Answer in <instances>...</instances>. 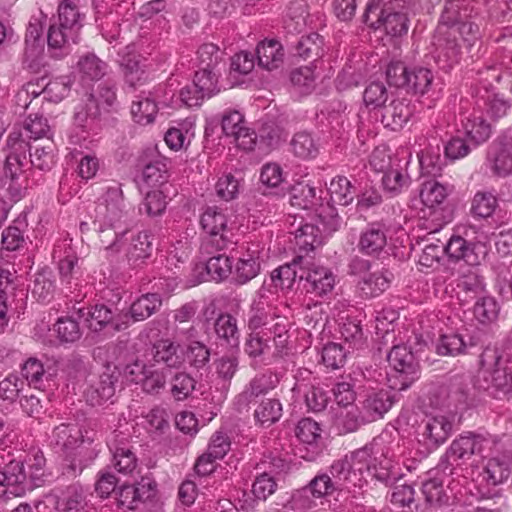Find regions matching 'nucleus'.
<instances>
[{
	"label": "nucleus",
	"mask_w": 512,
	"mask_h": 512,
	"mask_svg": "<svg viewBox=\"0 0 512 512\" xmlns=\"http://www.w3.org/2000/svg\"><path fill=\"white\" fill-rule=\"evenodd\" d=\"M384 440L375 437L363 447L343 458L333 461L326 472L336 486L337 497L350 504L361 495L360 490L368 484V478L386 487L393 486L403 474L397 462L388 456Z\"/></svg>",
	"instance_id": "obj_1"
},
{
	"label": "nucleus",
	"mask_w": 512,
	"mask_h": 512,
	"mask_svg": "<svg viewBox=\"0 0 512 512\" xmlns=\"http://www.w3.org/2000/svg\"><path fill=\"white\" fill-rule=\"evenodd\" d=\"M490 447L488 438L474 433L461 435L452 441L438 465L430 470L422 482V493L430 506H442L448 503L449 496L444 489L446 478L453 475L458 461H466L472 455H484Z\"/></svg>",
	"instance_id": "obj_2"
},
{
	"label": "nucleus",
	"mask_w": 512,
	"mask_h": 512,
	"mask_svg": "<svg viewBox=\"0 0 512 512\" xmlns=\"http://www.w3.org/2000/svg\"><path fill=\"white\" fill-rule=\"evenodd\" d=\"M46 459L42 452L28 460L11 446L0 445V498L24 496L47 480Z\"/></svg>",
	"instance_id": "obj_3"
},
{
	"label": "nucleus",
	"mask_w": 512,
	"mask_h": 512,
	"mask_svg": "<svg viewBox=\"0 0 512 512\" xmlns=\"http://www.w3.org/2000/svg\"><path fill=\"white\" fill-rule=\"evenodd\" d=\"M52 130L48 124L47 118L42 115H29L20 131H12L7 137V146L10 149L7 155V171L14 177L17 175V169L24 170L27 162V140L52 139Z\"/></svg>",
	"instance_id": "obj_4"
},
{
	"label": "nucleus",
	"mask_w": 512,
	"mask_h": 512,
	"mask_svg": "<svg viewBox=\"0 0 512 512\" xmlns=\"http://www.w3.org/2000/svg\"><path fill=\"white\" fill-rule=\"evenodd\" d=\"M480 368L475 379V387L487 391L493 397L506 394L512 388V368L496 347L487 345L479 359Z\"/></svg>",
	"instance_id": "obj_5"
},
{
	"label": "nucleus",
	"mask_w": 512,
	"mask_h": 512,
	"mask_svg": "<svg viewBox=\"0 0 512 512\" xmlns=\"http://www.w3.org/2000/svg\"><path fill=\"white\" fill-rule=\"evenodd\" d=\"M85 18V14L73 1L63 0L59 4L58 21L51 24L47 32L48 49L53 57H62L70 41L77 43Z\"/></svg>",
	"instance_id": "obj_6"
},
{
	"label": "nucleus",
	"mask_w": 512,
	"mask_h": 512,
	"mask_svg": "<svg viewBox=\"0 0 512 512\" xmlns=\"http://www.w3.org/2000/svg\"><path fill=\"white\" fill-rule=\"evenodd\" d=\"M387 360L392 367V373L388 375L391 389L406 390L419 379V362L407 345H394L387 355Z\"/></svg>",
	"instance_id": "obj_7"
},
{
	"label": "nucleus",
	"mask_w": 512,
	"mask_h": 512,
	"mask_svg": "<svg viewBox=\"0 0 512 512\" xmlns=\"http://www.w3.org/2000/svg\"><path fill=\"white\" fill-rule=\"evenodd\" d=\"M453 432V422L445 415L427 416L417 426L418 451L423 456L438 449Z\"/></svg>",
	"instance_id": "obj_8"
},
{
	"label": "nucleus",
	"mask_w": 512,
	"mask_h": 512,
	"mask_svg": "<svg viewBox=\"0 0 512 512\" xmlns=\"http://www.w3.org/2000/svg\"><path fill=\"white\" fill-rule=\"evenodd\" d=\"M94 219L97 223L108 226H122L128 217V208L125 203L121 184L114 182L104 189L94 208Z\"/></svg>",
	"instance_id": "obj_9"
},
{
	"label": "nucleus",
	"mask_w": 512,
	"mask_h": 512,
	"mask_svg": "<svg viewBox=\"0 0 512 512\" xmlns=\"http://www.w3.org/2000/svg\"><path fill=\"white\" fill-rule=\"evenodd\" d=\"M124 375L129 381L140 385L144 393L156 396L165 390L171 373L157 364L136 359L125 366Z\"/></svg>",
	"instance_id": "obj_10"
},
{
	"label": "nucleus",
	"mask_w": 512,
	"mask_h": 512,
	"mask_svg": "<svg viewBox=\"0 0 512 512\" xmlns=\"http://www.w3.org/2000/svg\"><path fill=\"white\" fill-rule=\"evenodd\" d=\"M77 319L83 320L93 332L107 329L109 333L125 330L129 327L128 316L115 315V312L104 304L92 307H73Z\"/></svg>",
	"instance_id": "obj_11"
},
{
	"label": "nucleus",
	"mask_w": 512,
	"mask_h": 512,
	"mask_svg": "<svg viewBox=\"0 0 512 512\" xmlns=\"http://www.w3.org/2000/svg\"><path fill=\"white\" fill-rule=\"evenodd\" d=\"M200 224L202 229L209 235L206 246L210 245L217 251H222L233 243L231 239L232 233H230L227 227V217L218 207H207L201 215Z\"/></svg>",
	"instance_id": "obj_12"
},
{
	"label": "nucleus",
	"mask_w": 512,
	"mask_h": 512,
	"mask_svg": "<svg viewBox=\"0 0 512 512\" xmlns=\"http://www.w3.org/2000/svg\"><path fill=\"white\" fill-rule=\"evenodd\" d=\"M490 447L481 458L489 457L484 467V480L487 485L498 486L505 483L511 475L512 449H498L490 439Z\"/></svg>",
	"instance_id": "obj_13"
},
{
	"label": "nucleus",
	"mask_w": 512,
	"mask_h": 512,
	"mask_svg": "<svg viewBox=\"0 0 512 512\" xmlns=\"http://www.w3.org/2000/svg\"><path fill=\"white\" fill-rule=\"evenodd\" d=\"M487 163L491 172L498 177L512 175V125L489 145Z\"/></svg>",
	"instance_id": "obj_14"
},
{
	"label": "nucleus",
	"mask_w": 512,
	"mask_h": 512,
	"mask_svg": "<svg viewBox=\"0 0 512 512\" xmlns=\"http://www.w3.org/2000/svg\"><path fill=\"white\" fill-rule=\"evenodd\" d=\"M322 429L312 418H302L296 425L295 435L300 441L297 454L306 461H314L322 452Z\"/></svg>",
	"instance_id": "obj_15"
},
{
	"label": "nucleus",
	"mask_w": 512,
	"mask_h": 512,
	"mask_svg": "<svg viewBox=\"0 0 512 512\" xmlns=\"http://www.w3.org/2000/svg\"><path fill=\"white\" fill-rule=\"evenodd\" d=\"M157 484L148 477H142L135 484H123L115 492L119 508L134 510L140 503L155 497Z\"/></svg>",
	"instance_id": "obj_16"
},
{
	"label": "nucleus",
	"mask_w": 512,
	"mask_h": 512,
	"mask_svg": "<svg viewBox=\"0 0 512 512\" xmlns=\"http://www.w3.org/2000/svg\"><path fill=\"white\" fill-rule=\"evenodd\" d=\"M299 281L303 282L306 293L322 297L332 292L336 276L330 268L313 264L307 269H300Z\"/></svg>",
	"instance_id": "obj_17"
},
{
	"label": "nucleus",
	"mask_w": 512,
	"mask_h": 512,
	"mask_svg": "<svg viewBox=\"0 0 512 512\" xmlns=\"http://www.w3.org/2000/svg\"><path fill=\"white\" fill-rule=\"evenodd\" d=\"M388 227L382 222L368 223L361 231L358 250L363 255L379 258L387 246Z\"/></svg>",
	"instance_id": "obj_18"
},
{
	"label": "nucleus",
	"mask_w": 512,
	"mask_h": 512,
	"mask_svg": "<svg viewBox=\"0 0 512 512\" xmlns=\"http://www.w3.org/2000/svg\"><path fill=\"white\" fill-rule=\"evenodd\" d=\"M443 247L445 255L451 261L463 260L470 266L479 265L486 254L484 246L480 243L468 242L461 236H451L447 243H443Z\"/></svg>",
	"instance_id": "obj_19"
},
{
	"label": "nucleus",
	"mask_w": 512,
	"mask_h": 512,
	"mask_svg": "<svg viewBox=\"0 0 512 512\" xmlns=\"http://www.w3.org/2000/svg\"><path fill=\"white\" fill-rule=\"evenodd\" d=\"M152 364L171 373L172 369H179L185 357L180 351V345L170 339L157 340L151 347L150 351Z\"/></svg>",
	"instance_id": "obj_20"
},
{
	"label": "nucleus",
	"mask_w": 512,
	"mask_h": 512,
	"mask_svg": "<svg viewBox=\"0 0 512 512\" xmlns=\"http://www.w3.org/2000/svg\"><path fill=\"white\" fill-rule=\"evenodd\" d=\"M485 278L476 270L462 274L456 285V296L461 305H471L475 300L488 293Z\"/></svg>",
	"instance_id": "obj_21"
},
{
	"label": "nucleus",
	"mask_w": 512,
	"mask_h": 512,
	"mask_svg": "<svg viewBox=\"0 0 512 512\" xmlns=\"http://www.w3.org/2000/svg\"><path fill=\"white\" fill-rule=\"evenodd\" d=\"M395 391L378 389L367 392L362 401V410L368 421L373 422L382 418L392 408L397 401Z\"/></svg>",
	"instance_id": "obj_22"
},
{
	"label": "nucleus",
	"mask_w": 512,
	"mask_h": 512,
	"mask_svg": "<svg viewBox=\"0 0 512 512\" xmlns=\"http://www.w3.org/2000/svg\"><path fill=\"white\" fill-rule=\"evenodd\" d=\"M414 111L411 101L406 98L394 99L381 110V123L391 131H398L409 121Z\"/></svg>",
	"instance_id": "obj_23"
},
{
	"label": "nucleus",
	"mask_w": 512,
	"mask_h": 512,
	"mask_svg": "<svg viewBox=\"0 0 512 512\" xmlns=\"http://www.w3.org/2000/svg\"><path fill=\"white\" fill-rule=\"evenodd\" d=\"M119 374L114 372H103L98 380L93 382L85 391V398L91 406H100L112 401L115 396L116 385Z\"/></svg>",
	"instance_id": "obj_24"
},
{
	"label": "nucleus",
	"mask_w": 512,
	"mask_h": 512,
	"mask_svg": "<svg viewBox=\"0 0 512 512\" xmlns=\"http://www.w3.org/2000/svg\"><path fill=\"white\" fill-rule=\"evenodd\" d=\"M101 108L96 96L91 93L84 104L78 105L74 113V123L86 132L96 134L100 129Z\"/></svg>",
	"instance_id": "obj_25"
},
{
	"label": "nucleus",
	"mask_w": 512,
	"mask_h": 512,
	"mask_svg": "<svg viewBox=\"0 0 512 512\" xmlns=\"http://www.w3.org/2000/svg\"><path fill=\"white\" fill-rule=\"evenodd\" d=\"M302 260L301 257L294 259L291 263H286L274 269L270 275V284L267 280L264 281L261 289L262 291L268 286V291L273 293L278 289L282 291H290L294 288V284L299 279L297 271L298 262Z\"/></svg>",
	"instance_id": "obj_26"
},
{
	"label": "nucleus",
	"mask_w": 512,
	"mask_h": 512,
	"mask_svg": "<svg viewBox=\"0 0 512 512\" xmlns=\"http://www.w3.org/2000/svg\"><path fill=\"white\" fill-rule=\"evenodd\" d=\"M154 235L150 230H143L132 236L126 251L128 264L136 268L145 263L153 250Z\"/></svg>",
	"instance_id": "obj_27"
},
{
	"label": "nucleus",
	"mask_w": 512,
	"mask_h": 512,
	"mask_svg": "<svg viewBox=\"0 0 512 512\" xmlns=\"http://www.w3.org/2000/svg\"><path fill=\"white\" fill-rule=\"evenodd\" d=\"M27 151L29 152V158H27L28 165L26 169L28 174L32 177L34 170L42 172H48L52 169L55 164V145L52 139L45 141V144L40 146H32L28 144Z\"/></svg>",
	"instance_id": "obj_28"
},
{
	"label": "nucleus",
	"mask_w": 512,
	"mask_h": 512,
	"mask_svg": "<svg viewBox=\"0 0 512 512\" xmlns=\"http://www.w3.org/2000/svg\"><path fill=\"white\" fill-rule=\"evenodd\" d=\"M394 274L385 267L363 276L358 282L361 295L365 298H375L384 293L391 285Z\"/></svg>",
	"instance_id": "obj_29"
},
{
	"label": "nucleus",
	"mask_w": 512,
	"mask_h": 512,
	"mask_svg": "<svg viewBox=\"0 0 512 512\" xmlns=\"http://www.w3.org/2000/svg\"><path fill=\"white\" fill-rule=\"evenodd\" d=\"M277 309L269 304L263 294L259 291V298L253 300L247 314V328L251 332H260L259 330L275 319Z\"/></svg>",
	"instance_id": "obj_30"
},
{
	"label": "nucleus",
	"mask_w": 512,
	"mask_h": 512,
	"mask_svg": "<svg viewBox=\"0 0 512 512\" xmlns=\"http://www.w3.org/2000/svg\"><path fill=\"white\" fill-rule=\"evenodd\" d=\"M93 230L98 233L101 243L104 246L107 258L116 257L123 246L127 229L121 230V226H108L105 223L92 221Z\"/></svg>",
	"instance_id": "obj_31"
},
{
	"label": "nucleus",
	"mask_w": 512,
	"mask_h": 512,
	"mask_svg": "<svg viewBox=\"0 0 512 512\" xmlns=\"http://www.w3.org/2000/svg\"><path fill=\"white\" fill-rule=\"evenodd\" d=\"M61 512H81L87 506V494L79 483L70 484L54 492Z\"/></svg>",
	"instance_id": "obj_32"
},
{
	"label": "nucleus",
	"mask_w": 512,
	"mask_h": 512,
	"mask_svg": "<svg viewBox=\"0 0 512 512\" xmlns=\"http://www.w3.org/2000/svg\"><path fill=\"white\" fill-rule=\"evenodd\" d=\"M162 306V297L159 293H145L135 299L130 305L129 311L123 316H128L129 326L131 322L144 321L155 314Z\"/></svg>",
	"instance_id": "obj_33"
},
{
	"label": "nucleus",
	"mask_w": 512,
	"mask_h": 512,
	"mask_svg": "<svg viewBox=\"0 0 512 512\" xmlns=\"http://www.w3.org/2000/svg\"><path fill=\"white\" fill-rule=\"evenodd\" d=\"M99 451L96 447H88L87 445L77 443L65 455L67 461L66 473L72 477L80 475L97 458Z\"/></svg>",
	"instance_id": "obj_34"
},
{
	"label": "nucleus",
	"mask_w": 512,
	"mask_h": 512,
	"mask_svg": "<svg viewBox=\"0 0 512 512\" xmlns=\"http://www.w3.org/2000/svg\"><path fill=\"white\" fill-rule=\"evenodd\" d=\"M261 270V263L259 252L249 249L243 256H241L236 265L233 273L232 280L236 285H244L254 279Z\"/></svg>",
	"instance_id": "obj_35"
},
{
	"label": "nucleus",
	"mask_w": 512,
	"mask_h": 512,
	"mask_svg": "<svg viewBox=\"0 0 512 512\" xmlns=\"http://www.w3.org/2000/svg\"><path fill=\"white\" fill-rule=\"evenodd\" d=\"M256 55L258 65L266 70L280 67L284 60V52L281 43L275 39L262 41L257 45Z\"/></svg>",
	"instance_id": "obj_36"
},
{
	"label": "nucleus",
	"mask_w": 512,
	"mask_h": 512,
	"mask_svg": "<svg viewBox=\"0 0 512 512\" xmlns=\"http://www.w3.org/2000/svg\"><path fill=\"white\" fill-rule=\"evenodd\" d=\"M112 453V465L122 474H131L138 466V459L129 443L110 444Z\"/></svg>",
	"instance_id": "obj_37"
},
{
	"label": "nucleus",
	"mask_w": 512,
	"mask_h": 512,
	"mask_svg": "<svg viewBox=\"0 0 512 512\" xmlns=\"http://www.w3.org/2000/svg\"><path fill=\"white\" fill-rule=\"evenodd\" d=\"M283 415V406L277 398L263 399L254 410V421L257 425L269 428L277 423Z\"/></svg>",
	"instance_id": "obj_38"
},
{
	"label": "nucleus",
	"mask_w": 512,
	"mask_h": 512,
	"mask_svg": "<svg viewBox=\"0 0 512 512\" xmlns=\"http://www.w3.org/2000/svg\"><path fill=\"white\" fill-rule=\"evenodd\" d=\"M290 322L285 316H281L276 312L275 319L267 326L261 328L259 331L265 337H270L275 345V355L279 356L287 345L288 331Z\"/></svg>",
	"instance_id": "obj_39"
},
{
	"label": "nucleus",
	"mask_w": 512,
	"mask_h": 512,
	"mask_svg": "<svg viewBox=\"0 0 512 512\" xmlns=\"http://www.w3.org/2000/svg\"><path fill=\"white\" fill-rule=\"evenodd\" d=\"M108 64L94 53L81 56L77 62V69L82 81H98L108 72Z\"/></svg>",
	"instance_id": "obj_40"
},
{
	"label": "nucleus",
	"mask_w": 512,
	"mask_h": 512,
	"mask_svg": "<svg viewBox=\"0 0 512 512\" xmlns=\"http://www.w3.org/2000/svg\"><path fill=\"white\" fill-rule=\"evenodd\" d=\"M433 82L434 73L431 69L422 66H412L408 73L405 90L407 93L422 96L431 90Z\"/></svg>",
	"instance_id": "obj_41"
},
{
	"label": "nucleus",
	"mask_w": 512,
	"mask_h": 512,
	"mask_svg": "<svg viewBox=\"0 0 512 512\" xmlns=\"http://www.w3.org/2000/svg\"><path fill=\"white\" fill-rule=\"evenodd\" d=\"M214 368L217 384H220L221 391L227 394L239 369V358L236 355H223L214 361Z\"/></svg>",
	"instance_id": "obj_42"
},
{
	"label": "nucleus",
	"mask_w": 512,
	"mask_h": 512,
	"mask_svg": "<svg viewBox=\"0 0 512 512\" xmlns=\"http://www.w3.org/2000/svg\"><path fill=\"white\" fill-rule=\"evenodd\" d=\"M217 339L225 341L230 346H238L239 330L237 319L229 313H219L212 323Z\"/></svg>",
	"instance_id": "obj_43"
},
{
	"label": "nucleus",
	"mask_w": 512,
	"mask_h": 512,
	"mask_svg": "<svg viewBox=\"0 0 512 512\" xmlns=\"http://www.w3.org/2000/svg\"><path fill=\"white\" fill-rule=\"evenodd\" d=\"M56 290L55 277L49 268H44L34 275L31 293L40 302H48Z\"/></svg>",
	"instance_id": "obj_44"
},
{
	"label": "nucleus",
	"mask_w": 512,
	"mask_h": 512,
	"mask_svg": "<svg viewBox=\"0 0 512 512\" xmlns=\"http://www.w3.org/2000/svg\"><path fill=\"white\" fill-rule=\"evenodd\" d=\"M324 40L318 33L303 35L294 46V56L303 60H316L323 54Z\"/></svg>",
	"instance_id": "obj_45"
},
{
	"label": "nucleus",
	"mask_w": 512,
	"mask_h": 512,
	"mask_svg": "<svg viewBox=\"0 0 512 512\" xmlns=\"http://www.w3.org/2000/svg\"><path fill=\"white\" fill-rule=\"evenodd\" d=\"M290 148L296 157L303 160L316 158L319 154L316 139L307 131L295 133L290 141Z\"/></svg>",
	"instance_id": "obj_46"
},
{
	"label": "nucleus",
	"mask_w": 512,
	"mask_h": 512,
	"mask_svg": "<svg viewBox=\"0 0 512 512\" xmlns=\"http://www.w3.org/2000/svg\"><path fill=\"white\" fill-rule=\"evenodd\" d=\"M382 27L393 37H400L408 32L409 19L405 12L396 10L391 3L385 7Z\"/></svg>",
	"instance_id": "obj_47"
},
{
	"label": "nucleus",
	"mask_w": 512,
	"mask_h": 512,
	"mask_svg": "<svg viewBox=\"0 0 512 512\" xmlns=\"http://www.w3.org/2000/svg\"><path fill=\"white\" fill-rule=\"evenodd\" d=\"M75 429L70 425L56 426L49 436V444L56 453L67 454L79 442V437L73 434Z\"/></svg>",
	"instance_id": "obj_48"
},
{
	"label": "nucleus",
	"mask_w": 512,
	"mask_h": 512,
	"mask_svg": "<svg viewBox=\"0 0 512 512\" xmlns=\"http://www.w3.org/2000/svg\"><path fill=\"white\" fill-rule=\"evenodd\" d=\"M329 192L333 203L348 206L357 196V189L345 176H337L330 182Z\"/></svg>",
	"instance_id": "obj_49"
},
{
	"label": "nucleus",
	"mask_w": 512,
	"mask_h": 512,
	"mask_svg": "<svg viewBox=\"0 0 512 512\" xmlns=\"http://www.w3.org/2000/svg\"><path fill=\"white\" fill-rule=\"evenodd\" d=\"M472 304L474 317L479 323L487 325L498 319L500 306L489 293L475 300Z\"/></svg>",
	"instance_id": "obj_50"
},
{
	"label": "nucleus",
	"mask_w": 512,
	"mask_h": 512,
	"mask_svg": "<svg viewBox=\"0 0 512 512\" xmlns=\"http://www.w3.org/2000/svg\"><path fill=\"white\" fill-rule=\"evenodd\" d=\"M196 380L185 371H179L170 375V395L176 401H183L190 397L195 390Z\"/></svg>",
	"instance_id": "obj_51"
},
{
	"label": "nucleus",
	"mask_w": 512,
	"mask_h": 512,
	"mask_svg": "<svg viewBox=\"0 0 512 512\" xmlns=\"http://www.w3.org/2000/svg\"><path fill=\"white\" fill-rule=\"evenodd\" d=\"M121 69L127 87L134 90L147 80V73L136 56H126L121 61Z\"/></svg>",
	"instance_id": "obj_52"
},
{
	"label": "nucleus",
	"mask_w": 512,
	"mask_h": 512,
	"mask_svg": "<svg viewBox=\"0 0 512 512\" xmlns=\"http://www.w3.org/2000/svg\"><path fill=\"white\" fill-rule=\"evenodd\" d=\"M464 130L468 139L475 146L485 143L492 134L491 125L482 116L476 115L467 118Z\"/></svg>",
	"instance_id": "obj_53"
},
{
	"label": "nucleus",
	"mask_w": 512,
	"mask_h": 512,
	"mask_svg": "<svg viewBox=\"0 0 512 512\" xmlns=\"http://www.w3.org/2000/svg\"><path fill=\"white\" fill-rule=\"evenodd\" d=\"M131 105V115L136 123L147 125L154 121L158 106L149 96H137Z\"/></svg>",
	"instance_id": "obj_54"
},
{
	"label": "nucleus",
	"mask_w": 512,
	"mask_h": 512,
	"mask_svg": "<svg viewBox=\"0 0 512 512\" xmlns=\"http://www.w3.org/2000/svg\"><path fill=\"white\" fill-rule=\"evenodd\" d=\"M289 201L294 207L310 209L317 204L316 188L305 182H297L289 190Z\"/></svg>",
	"instance_id": "obj_55"
},
{
	"label": "nucleus",
	"mask_w": 512,
	"mask_h": 512,
	"mask_svg": "<svg viewBox=\"0 0 512 512\" xmlns=\"http://www.w3.org/2000/svg\"><path fill=\"white\" fill-rule=\"evenodd\" d=\"M449 193L450 190L447 186L437 180L431 179L422 184L420 199L425 206L434 208L441 205Z\"/></svg>",
	"instance_id": "obj_56"
},
{
	"label": "nucleus",
	"mask_w": 512,
	"mask_h": 512,
	"mask_svg": "<svg viewBox=\"0 0 512 512\" xmlns=\"http://www.w3.org/2000/svg\"><path fill=\"white\" fill-rule=\"evenodd\" d=\"M296 244L301 250L313 251L323 243V236L318 226L305 223L295 233Z\"/></svg>",
	"instance_id": "obj_57"
},
{
	"label": "nucleus",
	"mask_w": 512,
	"mask_h": 512,
	"mask_svg": "<svg viewBox=\"0 0 512 512\" xmlns=\"http://www.w3.org/2000/svg\"><path fill=\"white\" fill-rule=\"evenodd\" d=\"M315 506V498L309 493V489L305 485L292 492L290 498L283 505L284 510H276V512H306Z\"/></svg>",
	"instance_id": "obj_58"
},
{
	"label": "nucleus",
	"mask_w": 512,
	"mask_h": 512,
	"mask_svg": "<svg viewBox=\"0 0 512 512\" xmlns=\"http://www.w3.org/2000/svg\"><path fill=\"white\" fill-rule=\"evenodd\" d=\"M218 78L219 70H205L199 68L194 74L192 83L199 88L207 98H211L220 92Z\"/></svg>",
	"instance_id": "obj_59"
},
{
	"label": "nucleus",
	"mask_w": 512,
	"mask_h": 512,
	"mask_svg": "<svg viewBox=\"0 0 512 512\" xmlns=\"http://www.w3.org/2000/svg\"><path fill=\"white\" fill-rule=\"evenodd\" d=\"M436 351L442 356H457L467 353V343L460 334H444L436 343Z\"/></svg>",
	"instance_id": "obj_60"
},
{
	"label": "nucleus",
	"mask_w": 512,
	"mask_h": 512,
	"mask_svg": "<svg viewBox=\"0 0 512 512\" xmlns=\"http://www.w3.org/2000/svg\"><path fill=\"white\" fill-rule=\"evenodd\" d=\"M205 269L211 279L223 281L232 273V259L224 253H218L206 261Z\"/></svg>",
	"instance_id": "obj_61"
},
{
	"label": "nucleus",
	"mask_w": 512,
	"mask_h": 512,
	"mask_svg": "<svg viewBox=\"0 0 512 512\" xmlns=\"http://www.w3.org/2000/svg\"><path fill=\"white\" fill-rule=\"evenodd\" d=\"M366 423H370V421H368L363 410L360 411L354 406L342 413L337 419V427L341 434L355 432Z\"/></svg>",
	"instance_id": "obj_62"
},
{
	"label": "nucleus",
	"mask_w": 512,
	"mask_h": 512,
	"mask_svg": "<svg viewBox=\"0 0 512 512\" xmlns=\"http://www.w3.org/2000/svg\"><path fill=\"white\" fill-rule=\"evenodd\" d=\"M210 356V348L200 341H192L187 345L185 357L188 364L196 370L205 368L210 362Z\"/></svg>",
	"instance_id": "obj_63"
},
{
	"label": "nucleus",
	"mask_w": 512,
	"mask_h": 512,
	"mask_svg": "<svg viewBox=\"0 0 512 512\" xmlns=\"http://www.w3.org/2000/svg\"><path fill=\"white\" fill-rule=\"evenodd\" d=\"M270 350V337H265L261 332L247 334L244 342V353L251 359H259Z\"/></svg>",
	"instance_id": "obj_64"
}]
</instances>
